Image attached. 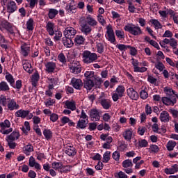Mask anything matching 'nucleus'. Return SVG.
<instances>
[{
	"label": "nucleus",
	"instance_id": "nucleus-1",
	"mask_svg": "<svg viewBox=\"0 0 178 178\" xmlns=\"http://www.w3.org/2000/svg\"><path fill=\"white\" fill-rule=\"evenodd\" d=\"M163 92L168 97H162L161 101L163 104L167 106H173V105L177 102V94H176V92H175L173 89H172L170 87H165L163 88Z\"/></svg>",
	"mask_w": 178,
	"mask_h": 178
},
{
	"label": "nucleus",
	"instance_id": "nucleus-2",
	"mask_svg": "<svg viewBox=\"0 0 178 178\" xmlns=\"http://www.w3.org/2000/svg\"><path fill=\"white\" fill-rule=\"evenodd\" d=\"M0 104L2 106H7L8 111H17V109L20 108L15 99L6 97L3 95H0Z\"/></svg>",
	"mask_w": 178,
	"mask_h": 178
},
{
	"label": "nucleus",
	"instance_id": "nucleus-3",
	"mask_svg": "<svg viewBox=\"0 0 178 178\" xmlns=\"http://www.w3.org/2000/svg\"><path fill=\"white\" fill-rule=\"evenodd\" d=\"M98 59V55L96 53H92L88 50H85L82 53V61L86 65H90L94 63Z\"/></svg>",
	"mask_w": 178,
	"mask_h": 178
},
{
	"label": "nucleus",
	"instance_id": "nucleus-4",
	"mask_svg": "<svg viewBox=\"0 0 178 178\" xmlns=\"http://www.w3.org/2000/svg\"><path fill=\"white\" fill-rule=\"evenodd\" d=\"M79 120L76 124V129H86L88 123V115L84 110H81V114L77 115Z\"/></svg>",
	"mask_w": 178,
	"mask_h": 178
},
{
	"label": "nucleus",
	"instance_id": "nucleus-5",
	"mask_svg": "<svg viewBox=\"0 0 178 178\" xmlns=\"http://www.w3.org/2000/svg\"><path fill=\"white\" fill-rule=\"evenodd\" d=\"M125 31H128L132 35H141L143 34V31L138 25H134L133 24H128L124 27Z\"/></svg>",
	"mask_w": 178,
	"mask_h": 178
},
{
	"label": "nucleus",
	"instance_id": "nucleus-6",
	"mask_svg": "<svg viewBox=\"0 0 178 178\" xmlns=\"http://www.w3.org/2000/svg\"><path fill=\"white\" fill-rule=\"evenodd\" d=\"M0 133L1 134H9L13 131V128H10V121L9 120H5L3 122H0Z\"/></svg>",
	"mask_w": 178,
	"mask_h": 178
},
{
	"label": "nucleus",
	"instance_id": "nucleus-7",
	"mask_svg": "<svg viewBox=\"0 0 178 178\" xmlns=\"http://www.w3.org/2000/svg\"><path fill=\"white\" fill-rule=\"evenodd\" d=\"M0 30L1 31L6 30L10 32V34H13L16 30V27L7 21L0 19Z\"/></svg>",
	"mask_w": 178,
	"mask_h": 178
},
{
	"label": "nucleus",
	"instance_id": "nucleus-8",
	"mask_svg": "<svg viewBox=\"0 0 178 178\" xmlns=\"http://www.w3.org/2000/svg\"><path fill=\"white\" fill-rule=\"evenodd\" d=\"M106 38L108 40L111 44H115L116 42V38H115V32H113V27L112 25L108 24L106 26Z\"/></svg>",
	"mask_w": 178,
	"mask_h": 178
},
{
	"label": "nucleus",
	"instance_id": "nucleus-9",
	"mask_svg": "<svg viewBox=\"0 0 178 178\" xmlns=\"http://www.w3.org/2000/svg\"><path fill=\"white\" fill-rule=\"evenodd\" d=\"M126 89L124 88V86H119L115 90V93L112 95V98L114 102H116L119 98H122L123 95H124V91Z\"/></svg>",
	"mask_w": 178,
	"mask_h": 178
},
{
	"label": "nucleus",
	"instance_id": "nucleus-10",
	"mask_svg": "<svg viewBox=\"0 0 178 178\" xmlns=\"http://www.w3.org/2000/svg\"><path fill=\"white\" fill-rule=\"evenodd\" d=\"M89 117L92 122H99L101 120V111L97 108H92L89 111Z\"/></svg>",
	"mask_w": 178,
	"mask_h": 178
},
{
	"label": "nucleus",
	"instance_id": "nucleus-11",
	"mask_svg": "<svg viewBox=\"0 0 178 178\" xmlns=\"http://www.w3.org/2000/svg\"><path fill=\"white\" fill-rule=\"evenodd\" d=\"M136 134L134 133V130L133 129H126L122 133V136L127 141H131L132 138H134Z\"/></svg>",
	"mask_w": 178,
	"mask_h": 178
},
{
	"label": "nucleus",
	"instance_id": "nucleus-12",
	"mask_svg": "<svg viewBox=\"0 0 178 178\" xmlns=\"http://www.w3.org/2000/svg\"><path fill=\"white\" fill-rule=\"evenodd\" d=\"M65 9L67 13L72 15L73 13H76L77 10V6H76V3L74 1V0H70L69 3L65 6Z\"/></svg>",
	"mask_w": 178,
	"mask_h": 178
},
{
	"label": "nucleus",
	"instance_id": "nucleus-13",
	"mask_svg": "<svg viewBox=\"0 0 178 178\" xmlns=\"http://www.w3.org/2000/svg\"><path fill=\"white\" fill-rule=\"evenodd\" d=\"M76 33L77 31L72 26L67 27L63 31L65 37H67V38H74Z\"/></svg>",
	"mask_w": 178,
	"mask_h": 178
},
{
	"label": "nucleus",
	"instance_id": "nucleus-14",
	"mask_svg": "<svg viewBox=\"0 0 178 178\" xmlns=\"http://www.w3.org/2000/svg\"><path fill=\"white\" fill-rule=\"evenodd\" d=\"M44 70L47 73H54L56 69V63L54 61H48L44 63Z\"/></svg>",
	"mask_w": 178,
	"mask_h": 178
},
{
	"label": "nucleus",
	"instance_id": "nucleus-15",
	"mask_svg": "<svg viewBox=\"0 0 178 178\" xmlns=\"http://www.w3.org/2000/svg\"><path fill=\"white\" fill-rule=\"evenodd\" d=\"M132 65L134 66V72L137 73H144V72H147V67H139L140 63L137 60L132 59Z\"/></svg>",
	"mask_w": 178,
	"mask_h": 178
},
{
	"label": "nucleus",
	"instance_id": "nucleus-16",
	"mask_svg": "<svg viewBox=\"0 0 178 178\" xmlns=\"http://www.w3.org/2000/svg\"><path fill=\"white\" fill-rule=\"evenodd\" d=\"M70 70L71 73L74 74H79V73H81V65L80 63L75 61L70 67Z\"/></svg>",
	"mask_w": 178,
	"mask_h": 178
},
{
	"label": "nucleus",
	"instance_id": "nucleus-17",
	"mask_svg": "<svg viewBox=\"0 0 178 178\" xmlns=\"http://www.w3.org/2000/svg\"><path fill=\"white\" fill-rule=\"evenodd\" d=\"M65 152L68 156H74L77 154V150L73 145H67L65 147Z\"/></svg>",
	"mask_w": 178,
	"mask_h": 178
},
{
	"label": "nucleus",
	"instance_id": "nucleus-18",
	"mask_svg": "<svg viewBox=\"0 0 178 178\" xmlns=\"http://www.w3.org/2000/svg\"><path fill=\"white\" fill-rule=\"evenodd\" d=\"M71 84L75 90H81V87H83V81L80 79L72 78Z\"/></svg>",
	"mask_w": 178,
	"mask_h": 178
},
{
	"label": "nucleus",
	"instance_id": "nucleus-19",
	"mask_svg": "<svg viewBox=\"0 0 178 178\" xmlns=\"http://www.w3.org/2000/svg\"><path fill=\"white\" fill-rule=\"evenodd\" d=\"M127 95L131 99H134V101H137L138 99V93L136 90H134V88H129L127 90Z\"/></svg>",
	"mask_w": 178,
	"mask_h": 178
},
{
	"label": "nucleus",
	"instance_id": "nucleus-20",
	"mask_svg": "<svg viewBox=\"0 0 178 178\" xmlns=\"http://www.w3.org/2000/svg\"><path fill=\"white\" fill-rule=\"evenodd\" d=\"M165 175H175L178 172V165L174 164L170 168H166L163 170Z\"/></svg>",
	"mask_w": 178,
	"mask_h": 178
},
{
	"label": "nucleus",
	"instance_id": "nucleus-21",
	"mask_svg": "<svg viewBox=\"0 0 178 178\" xmlns=\"http://www.w3.org/2000/svg\"><path fill=\"white\" fill-rule=\"evenodd\" d=\"M17 10V6L13 1H9L7 3V12L8 13H15Z\"/></svg>",
	"mask_w": 178,
	"mask_h": 178
},
{
	"label": "nucleus",
	"instance_id": "nucleus-22",
	"mask_svg": "<svg viewBox=\"0 0 178 178\" xmlns=\"http://www.w3.org/2000/svg\"><path fill=\"white\" fill-rule=\"evenodd\" d=\"M29 165L31 168H35L37 170H41V165L35 161V159L33 156L29 158Z\"/></svg>",
	"mask_w": 178,
	"mask_h": 178
},
{
	"label": "nucleus",
	"instance_id": "nucleus-23",
	"mask_svg": "<svg viewBox=\"0 0 178 178\" xmlns=\"http://www.w3.org/2000/svg\"><path fill=\"white\" fill-rule=\"evenodd\" d=\"M64 107L70 111H76V102L74 100H67L64 102Z\"/></svg>",
	"mask_w": 178,
	"mask_h": 178
},
{
	"label": "nucleus",
	"instance_id": "nucleus-24",
	"mask_svg": "<svg viewBox=\"0 0 178 178\" xmlns=\"http://www.w3.org/2000/svg\"><path fill=\"white\" fill-rule=\"evenodd\" d=\"M30 111L28 110L20 109L15 112V115L16 118H22V119H26Z\"/></svg>",
	"mask_w": 178,
	"mask_h": 178
},
{
	"label": "nucleus",
	"instance_id": "nucleus-25",
	"mask_svg": "<svg viewBox=\"0 0 178 178\" xmlns=\"http://www.w3.org/2000/svg\"><path fill=\"white\" fill-rule=\"evenodd\" d=\"M92 30V29H91V26H90L88 24H81V31L85 35H88V34H90V33H91Z\"/></svg>",
	"mask_w": 178,
	"mask_h": 178
},
{
	"label": "nucleus",
	"instance_id": "nucleus-26",
	"mask_svg": "<svg viewBox=\"0 0 178 178\" xmlns=\"http://www.w3.org/2000/svg\"><path fill=\"white\" fill-rule=\"evenodd\" d=\"M22 65L24 70L27 72V73L31 74L33 73V67L31 66V63L29 62L27 60H24L22 61Z\"/></svg>",
	"mask_w": 178,
	"mask_h": 178
},
{
	"label": "nucleus",
	"instance_id": "nucleus-27",
	"mask_svg": "<svg viewBox=\"0 0 178 178\" xmlns=\"http://www.w3.org/2000/svg\"><path fill=\"white\" fill-rule=\"evenodd\" d=\"M30 54V47L26 44H24L21 46V55L24 58L29 56Z\"/></svg>",
	"mask_w": 178,
	"mask_h": 178
},
{
	"label": "nucleus",
	"instance_id": "nucleus-28",
	"mask_svg": "<svg viewBox=\"0 0 178 178\" xmlns=\"http://www.w3.org/2000/svg\"><path fill=\"white\" fill-rule=\"evenodd\" d=\"M160 120L164 123H168V122L170 120V115H169V113L166 111L161 112L160 114Z\"/></svg>",
	"mask_w": 178,
	"mask_h": 178
},
{
	"label": "nucleus",
	"instance_id": "nucleus-29",
	"mask_svg": "<svg viewBox=\"0 0 178 178\" xmlns=\"http://www.w3.org/2000/svg\"><path fill=\"white\" fill-rule=\"evenodd\" d=\"M55 29V24L48 22L46 25V30L47 33H49V35H54L55 34V31L54 30Z\"/></svg>",
	"mask_w": 178,
	"mask_h": 178
},
{
	"label": "nucleus",
	"instance_id": "nucleus-30",
	"mask_svg": "<svg viewBox=\"0 0 178 178\" xmlns=\"http://www.w3.org/2000/svg\"><path fill=\"white\" fill-rule=\"evenodd\" d=\"M63 44L65 46L66 48H72L74 45L73 40H72V38H67L65 36L63 38Z\"/></svg>",
	"mask_w": 178,
	"mask_h": 178
},
{
	"label": "nucleus",
	"instance_id": "nucleus-31",
	"mask_svg": "<svg viewBox=\"0 0 178 178\" xmlns=\"http://www.w3.org/2000/svg\"><path fill=\"white\" fill-rule=\"evenodd\" d=\"M19 137H20V134H19V131H14L10 134V135L7 136V140L15 141V140H19Z\"/></svg>",
	"mask_w": 178,
	"mask_h": 178
},
{
	"label": "nucleus",
	"instance_id": "nucleus-32",
	"mask_svg": "<svg viewBox=\"0 0 178 178\" xmlns=\"http://www.w3.org/2000/svg\"><path fill=\"white\" fill-rule=\"evenodd\" d=\"M10 88L9 84L5 81L0 82V91H3L4 92H9Z\"/></svg>",
	"mask_w": 178,
	"mask_h": 178
},
{
	"label": "nucleus",
	"instance_id": "nucleus-33",
	"mask_svg": "<svg viewBox=\"0 0 178 178\" xmlns=\"http://www.w3.org/2000/svg\"><path fill=\"white\" fill-rule=\"evenodd\" d=\"M100 104L104 109H109L112 105L111 104V100L108 99H103L100 101Z\"/></svg>",
	"mask_w": 178,
	"mask_h": 178
},
{
	"label": "nucleus",
	"instance_id": "nucleus-34",
	"mask_svg": "<svg viewBox=\"0 0 178 178\" xmlns=\"http://www.w3.org/2000/svg\"><path fill=\"white\" fill-rule=\"evenodd\" d=\"M85 41L86 38L83 35H77L74 38V42L76 45H83Z\"/></svg>",
	"mask_w": 178,
	"mask_h": 178
},
{
	"label": "nucleus",
	"instance_id": "nucleus-35",
	"mask_svg": "<svg viewBox=\"0 0 178 178\" xmlns=\"http://www.w3.org/2000/svg\"><path fill=\"white\" fill-rule=\"evenodd\" d=\"M86 22L89 26H91L92 27H95V26H97L98 24V22L95 19H94L91 15H88L86 17Z\"/></svg>",
	"mask_w": 178,
	"mask_h": 178
},
{
	"label": "nucleus",
	"instance_id": "nucleus-36",
	"mask_svg": "<svg viewBox=\"0 0 178 178\" xmlns=\"http://www.w3.org/2000/svg\"><path fill=\"white\" fill-rule=\"evenodd\" d=\"M26 26L28 31H33L34 30V19L33 18L28 19Z\"/></svg>",
	"mask_w": 178,
	"mask_h": 178
},
{
	"label": "nucleus",
	"instance_id": "nucleus-37",
	"mask_svg": "<svg viewBox=\"0 0 178 178\" xmlns=\"http://www.w3.org/2000/svg\"><path fill=\"white\" fill-rule=\"evenodd\" d=\"M59 11L55 8H49L48 13L49 19H55Z\"/></svg>",
	"mask_w": 178,
	"mask_h": 178
},
{
	"label": "nucleus",
	"instance_id": "nucleus-38",
	"mask_svg": "<svg viewBox=\"0 0 178 178\" xmlns=\"http://www.w3.org/2000/svg\"><path fill=\"white\" fill-rule=\"evenodd\" d=\"M94 87V81L92 80H86L84 82V88H86L88 91H90Z\"/></svg>",
	"mask_w": 178,
	"mask_h": 178
},
{
	"label": "nucleus",
	"instance_id": "nucleus-39",
	"mask_svg": "<svg viewBox=\"0 0 178 178\" xmlns=\"http://www.w3.org/2000/svg\"><path fill=\"white\" fill-rule=\"evenodd\" d=\"M40 80V74H38V72H35L33 75H32V86L33 87H37V83H38V81Z\"/></svg>",
	"mask_w": 178,
	"mask_h": 178
},
{
	"label": "nucleus",
	"instance_id": "nucleus-40",
	"mask_svg": "<svg viewBox=\"0 0 178 178\" xmlns=\"http://www.w3.org/2000/svg\"><path fill=\"white\" fill-rule=\"evenodd\" d=\"M96 48L97 49V52L99 54H102L104 52V49L105 48V45L104 42H96Z\"/></svg>",
	"mask_w": 178,
	"mask_h": 178
},
{
	"label": "nucleus",
	"instance_id": "nucleus-41",
	"mask_svg": "<svg viewBox=\"0 0 178 178\" xmlns=\"http://www.w3.org/2000/svg\"><path fill=\"white\" fill-rule=\"evenodd\" d=\"M51 168L54 170H62V168H63V164L62 163V162L54 161L51 163Z\"/></svg>",
	"mask_w": 178,
	"mask_h": 178
},
{
	"label": "nucleus",
	"instance_id": "nucleus-42",
	"mask_svg": "<svg viewBox=\"0 0 178 178\" xmlns=\"http://www.w3.org/2000/svg\"><path fill=\"white\" fill-rule=\"evenodd\" d=\"M176 145H177L176 141L169 140L167 143L166 148H167L168 151H173V149H175V147H176Z\"/></svg>",
	"mask_w": 178,
	"mask_h": 178
},
{
	"label": "nucleus",
	"instance_id": "nucleus-43",
	"mask_svg": "<svg viewBox=\"0 0 178 178\" xmlns=\"http://www.w3.org/2000/svg\"><path fill=\"white\" fill-rule=\"evenodd\" d=\"M6 80L9 83L10 86H13V84H15V79L9 72L6 73Z\"/></svg>",
	"mask_w": 178,
	"mask_h": 178
},
{
	"label": "nucleus",
	"instance_id": "nucleus-44",
	"mask_svg": "<svg viewBox=\"0 0 178 178\" xmlns=\"http://www.w3.org/2000/svg\"><path fill=\"white\" fill-rule=\"evenodd\" d=\"M150 23H152V24H154V29H156V30L162 28V24H161V22H159L158 19H152L150 20Z\"/></svg>",
	"mask_w": 178,
	"mask_h": 178
},
{
	"label": "nucleus",
	"instance_id": "nucleus-45",
	"mask_svg": "<svg viewBox=\"0 0 178 178\" xmlns=\"http://www.w3.org/2000/svg\"><path fill=\"white\" fill-rule=\"evenodd\" d=\"M34 151V147L31 145H27L24 147V152L26 155H30V152Z\"/></svg>",
	"mask_w": 178,
	"mask_h": 178
},
{
	"label": "nucleus",
	"instance_id": "nucleus-46",
	"mask_svg": "<svg viewBox=\"0 0 178 178\" xmlns=\"http://www.w3.org/2000/svg\"><path fill=\"white\" fill-rule=\"evenodd\" d=\"M73 168L72 165H63V168L60 170V173H69V172L72 171V169Z\"/></svg>",
	"mask_w": 178,
	"mask_h": 178
},
{
	"label": "nucleus",
	"instance_id": "nucleus-47",
	"mask_svg": "<svg viewBox=\"0 0 178 178\" xmlns=\"http://www.w3.org/2000/svg\"><path fill=\"white\" fill-rule=\"evenodd\" d=\"M122 168H133V161L130 159L124 160L122 162Z\"/></svg>",
	"mask_w": 178,
	"mask_h": 178
},
{
	"label": "nucleus",
	"instance_id": "nucleus-48",
	"mask_svg": "<svg viewBox=\"0 0 178 178\" xmlns=\"http://www.w3.org/2000/svg\"><path fill=\"white\" fill-rule=\"evenodd\" d=\"M43 136H44L46 140H51L52 138V131L49 129H44L43 131Z\"/></svg>",
	"mask_w": 178,
	"mask_h": 178
},
{
	"label": "nucleus",
	"instance_id": "nucleus-49",
	"mask_svg": "<svg viewBox=\"0 0 178 178\" xmlns=\"http://www.w3.org/2000/svg\"><path fill=\"white\" fill-rule=\"evenodd\" d=\"M111 159V152L107 151L103 155V162L104 163H108Z\"/></svg>",
	"mask_w": 178,
	"mask_h": 178
},
{
	"label": "nucleus",
	"instance_id": "nucleus-50",
	"mask_svg": "<svg viewBox=\"0 0 178 178\" xmlns=\"http://www.w3.org/2000/svg\"><path fill=\"white\" fill-rule=\"evenodd\" d=\"M115 35L120 40H124V31L123 30H115Z\"/></svg>",
	"mask_w": 178,
	"mask_h": 178
},
{
	"label": "nucleus",
	"instance_id": "nucleus-51",
	"mask_svg": "<svg viewBox=\"0 0 178 178\" xmlns=\"http://www.w3.org/2000/svg\"><path fill=\"white\" fill-rule=\"evenodd\" d=\"M138 144L140 148H145L146 147H148V142L145 139H142L139 140Z\"/></svg>",
	"mask_w": 178,
	"mask_h": 178
},
{
	"label": "nucleus",
	"instance_id": "nucleus-52",
	"mask_svg": "<svg viewBox=\"0 0 178 178\" xmlns=\"http://www.w3.org/2000/svg\"><path fill=\"white\" fill-rule=\"evenodd\" d=\"M102 119L104 122H109L112 119V115L108 113L103 114Z\"/></svg>",
	"mask_w": 178,
	"mask_h": 178
},
{
	"label": "nucleus",
	"instance_id": "nucleus-53",
	"mask_svg": "<svg viewBox=\"0 0 178 178\" xmlns=\"http://www.w3.org/2000/svg\"><path fill=\"white\" fill-rule=\"evenodd\" d=\"M97 20L99 23L102 24V26H105L106 24V21H105L104 16L101 15H97Z\"/></svg>",
	"mask_w": 178,
	"mask_h": 178
},
{
	"label": "nucleus",
	"instance_id": "nucleus-54",
	"mask_svg": "<svg viewBox=\"0 0 178 178\" xmlns=\"http://www.w3.org/2000/svg\"><path fill=\"white\" fill-rule=\"evenodd\" d=\"M24 133H29L30 131V122L26 121L24 122V127L22 128Z\"/></svg>",
	"mask_w": 178,
	"mask_h": 178
},
{
	"label": "nucleus",
	"instance_id": "nucleus-55",
	"mask_svg": "<svg viewBox=\"0 0 178 178\" xmlns=\"http://www.w3.org/2000/svg\"><path fill=\"white\" fill-rule=\"evenodd\" d=\"M58 59L61 63H66V57L65 56V54L63 53H60L58 56Z\"/></svg>",
	"mask_w": 178,
	"mask_h": 178
},
{
	"label": "nucleus",
	"instance_id": "nucleus-56",
	"mask_svg": "<svg viewBox=\"0 0 178 178\" xmlns=\"http://www.w3.org/2000/svg\"><path fill=\"white\" fill-rule=\"evenodd\" d=\"M55 104V99L49 98L47 102H44V105L46 106H52Z\"/></svg>",
	"mask_w": 178,
	"mask_h": 178
},
{
	"label": "nucleus",
	"instance_id": "nucleus-57",
	"mask_svg": "<svg viewBox=\"0 0 178 178\" xmlns=\"http://www.w3.org/2000/svg\"><path fill=\"white\" fill-rule=\"evenodd\" d=\"M152 129L154 133H158V134H161V131H159V125H158V124L154 123L152 126Z\"/></svg>",
	"mask_w": 178,
	"mask_h": 178
},
{
	"label": "nucleus",
	"instance_id": "nucleus-58",
	"mask_svg": "<svg viewBox=\"0 0 178 178\" xmlns=\"http://www.w3.org/2000/svg\"><path fill=\"white\" fill-rule=\"evenodd\" d=\"M155 67L156 69H158V70H159L160 72H162L163 69H165V65H163V63L159 62L155 65Z\"/></svg>",
	"mask_w": 178,
	"mask_h": 178
},
{
	"label": "nucleus",
	"instance_id": "nucleus-59",
	"mask_svg": "<svg viewBox=\"0 0 178 178\" xmlns=\"http://www.w3.org/2000/svg\"><path fill=\"white\" fill-rule=\"evenodd\" d=\"M146 130L147 128H145V127H139L138 129V134H139V136H144Z\"/></svg>",
	"mask_w": 178,
	"mask_h": 178
},
{
	"label": "nucleus",
	"instance_id": "nucleus-60",
	"mask_svg": "<svg viewBox=\"0 0 178 178\" xmlns=\"http://www.w3.org/2000/svg\"><path fill=\"white\" fill-rule=\"evenodd\" d=\"M149 151L151 152L156 153L159 151V147L156 145H150Z\"/></svg>",
	"mask_w": 178,
	"mask_h": 178
},
{
	"label": "nucleus",
	"instance_id": "nucleus-61",
	"mask_svg": "<svg viewBox=\"0 0 178 178\" xmlns=\"http://www.w3.org/2000/svg\"><path fill=\"white\" fill-rule=\"evenodd\" d=\"M94 74H95L94 71H86L84 74V76L87 79H92V77H94Z\"/></svg>",
	"mask_w": 178,
	"mask_h": 178
},
{
	"label": "nucleus",
	"instance_id": "nucleus-62",
	"mask_svg": "<svg viewBox=\"0 0 178 178\" xmlns=\"http://www.w3.org/2000/svg\"><path fill=\"white\" fill-rule=\"evenodd\" d=\"M170 45L174 49H176V47H177V40H176L175 38H171L170 41Z\"/></svg>",
	"mask_w": 178,
	"mask_h": 178
},
{
	"label": "nucleus",
	"instance_id": "nucleus-63",
	"mask_svg": "<svg viewBox=\"0 0 178 178\" xmlns=\"http://www.w3.org/2000/svg\"><path fill=\"white\" fill-rule=\"evenodd\" d=\"M113 159H115V161H119L120 159V153L118 151H115L113 153Z\"/></svg>",
	"mask_w": 178,
	"mask_h": 178
},
{
	"label": "nucleus",
	"instance_id": "nucleus-64",
	"mask_svg": "<svg viewBox=\"0 0 178 178\" xmlns=\"http://www.w3.org/2000/svg\"><path fill=\"white\" fill-rule=\"evenodd\" d=\"M117 178H128L129 177L126 173L123 172L122 171H120L118 173H117V176H115Z\"/></svg>",
	"mask_w": 178,
	"mask_h": 178
}]
</instances>
